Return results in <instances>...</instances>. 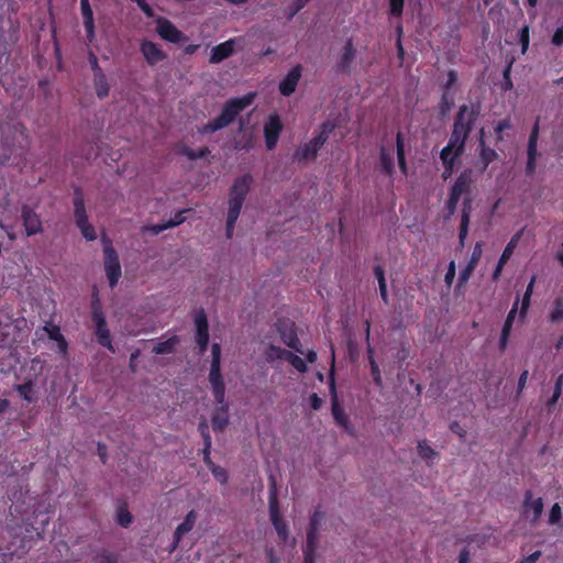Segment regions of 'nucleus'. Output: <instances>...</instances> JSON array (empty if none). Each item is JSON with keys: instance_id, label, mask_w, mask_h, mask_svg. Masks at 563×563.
Instances as JSON below:
<instances>
[{"instance_id": "nucleus-47", "label": "nucleus", "mask_w": 563, "mask_h": 563, "mask_svg": "<svg viewBox=\"0 0 563 563\" xmlns=\"http://www.w3.org/2000/svg\"><path fill=\"white\" fill-rule=\"evenodd\" d=\"M133 517L125 507H120L117 511V521L123 527L128 528L132 523Z\"/></svg>"}, {"instance_id": "nucleus-5", "label": "nucleus", "mask_w": 563, "mask_h": 563, "mask_svg": "<svg viewBox=\"0 0 563 563\" xmlns=\"http://www.w3.org/2000/svg\"><path fill=\"white\" fill-rule=\"evenodd\" d=\"M91 319L96 325L95 335L97 342L101 346L114 353L110 330L107 325L106 317L98 298L93 299L91 302Z\"/></svg>"}, {"instance_id": "nucleus-1", "label": "nucleus", "mask_w": 563, "mask_h": 563, "mask_svg": "<svg viewBox=\"0 0 563 563\" xmlns=\"http://www.w3.org/2000/svg\"><path fill=\"white\" fill-rule=\"evenodd\" d=\"M253 98L254 95L249 93L228 99L222 107L221 113L213 120L198 126L197 132L201 135H208L229 126L252 103Z\"/></svg>"}, {"instance_id": "nucleus-51", "label": "nucleus", "mask_w": 563, "mask_h": 563, "mask_svg": "<svg viewBox=\"0 0 563 563\" xmlns=\"http://www.w3.org/2000/svg\"><path fill=\"white\" fill-rule=\"evenodd\" d=\"M77 227L80 230L82 236L87 241H95L97 239L96 230H95L93 225H91L89 223V221L85 222V224H80V225H77Z\"/></svg>"}, {"instance_id": "nucleus-38", "label": "nucleus", "mask_w": 563, "mask_h": 563, "mask_svg": "<svg viewBox=\"0 0 563 563\" xmlns=\"http://www.w3.org/2000/svg\"><path fill=\"white\" fill-rule=\"evenodd\" d=\"M417 449L419 456L427 461L428 464L432 463V460L438 455V453L428 444L426 440L420 441Z\"/></svg>"}, {"instance_id": "nucleus-53", "label": "nucleus", "mask_w": 563, "mask_h": 563, "mask_svg": "<svg viewBox=\"0 0 563 563\" xmlns=\"http://www.w3.org/2000/svg\"><path fill=\"white\" fill-rule=\"evenodd\" d=\"M198 431L202 438L203 444H212L209 426L206 420H201L198 424Z\"/></svg>"}, {"instance_id": "nucleus-21", "label": "nucleus", "mask_w": 563, "mask_h": 563, "mask_svg": "<svg viewBox=\"0 0 563 563\" xmlns=\"http://www.w3.org/2000/svg\"><path fill=\"white\" fill-rule=\"evenodd\" d=\"M518 305H519V296H517L515 303L512 305V308L508 312L506 320L504 322L500 338H499V349L501 351H505L508 344V340L511 333L512 324L516 319V314L518 311Z\"/></svg>"}, {"instance_id": "nucleus-64", "label": "nucleus", "mask_w": 563, "mask_h": 563, "mask_svg": "<svg viewBox=\"0 0 563 563\" xmlns=\"http://www.w3.org/2000/svg\"><path fill=\"white\" fill-rule=\"evenodd\" d=\"M541 554H542L541 551H534L533 553L523 558L518 563H536L540 559Z\"/></svg>"}, {"instance_id": "nucleus-7", "label": "nucleus", "mask_w": 563, "mask_h": 563, "mask_svg": "<svg viewBox=\"0 0 563 563\" xmlns=\"http://www.w3.org/2000/svg\"><path fill=\"white\" fill-rule=\"evenodd\" d=\"M479 104L472 106L471 109H468L466 106H460V136H462V141H460V155L464 148V141L468 137V134L472 131L473 125L479 115Z\"/></svg>"}, {"instance_id": "nucleus-31", "label": "nucleus", "mask_w": 563, "mask_h": 563, "mask_svg": "<svg viewBox=\"0 0 563 563\" xmlns=\"http://www.w3.org/2000/svg\"><path fill=\"white\" fill-rule=\"evenodd\" d=\"M188 210L184 209V210H180V211H177L174 217L166 223H163V224H156V225H152L150 228V230L154 233V234H158L161 232H163L164 230L166 229H169V228H174V227H177L179 224H181L183 222H185L186 220V217H185V213L187 212Z\"/></svg>"}, {"instance_id": "nucleus-59", "label": "nucleus", "mask_w": 563, "mask_h": 563, "mask_svg": "<svg viewBox=\"0 0 563 563\" xmlns=\"http://www.w3.org/2000/svg\"><path fill=\"white\" fill-rule=\"evenodd\" d=\"M132 2L136 3L137 7L142 10V12L147 16V18H153L154 16V10L153 8L145 1V0H131Z\"/></svg>"}, {"instance_id": "nucleus-15", "label": "nucleus", "mask_w": 563, "mask_h": 563, "mask_svg": "<svg viewBox=\"0 0 563 563\" xmlns=\"http://www.w3.org/2000/svg\"><path fill=\"white\" fill-rule=\"evenodd\" d=\"M156 26L157 34L165 41L170 43H179L183 38V33L166 18H158Z\"/></svg>"}, {"instance_id": "nucleus-6", "label": "nucleus", "mask_w": 563, "mask_h": 563, "mask_svg": "<svg viewBox=\"0 0 563 563\" xmlns=\"http://www.w3.org/2000/svg\"><path fill=\"white\" fill-rule=\"evenodd\" d=\"M440 157L445 167L442 177L443 179H448L453 173L454 162L457 158V115L452 124L449 144L442 148Z\"/></svg>"}, {"instance_id": "nucleus-2", "label": "nucleus", "mask_w": 563, "mask_h": 563, "mask_svg": "<svg viewBox=\"0 0 563 563\" xmlns=\"http://www.w3.org/2000/svg\"><path fill=\"white\" fill-rule=\"evenodd\" d=\"M334 129L335 124L332 121H324L309 142L301 144L295 150L294 159L298 163L314 161L320 148L327 143Z\"/></svg>"}, {"instance_id": "nucleus-27", "label": "nucleus", "mask_w": 563, "mask_h": 563, "mask_svg": "<svg viewBox=\"0 0 563 563\" xmlns=\"http://www.w3.org/2000/svg\"><path fill=\"white\" fill-rule=\"evenodd\" d=\"M74 217L76 225L85 224V222H88L85 199L80 188H76L74 192Z\"/></svg>"}, {"instance_id": "nucleus-17", "label": "nucleus", "mask_w": 563, "mask_h": 563, "mask_svg": "<svg viewBox=\"0 0 563 563\" xmlns=\"http://www.w3.org/2000/svg\"><path fill=\"white\" fill-rule=\"evenodd\" d=\"M539 119L533 124V128L531 130V133L529 135L528 140V162L526 166V174L527 175H533L536 172V158L538 155L537 152V144L539 139Z\"/></svg>"}, {"instance_id": "nucleus-52", "label": "nucleus", "mask_w": 563, "mask_h": 563, "mask_svg": "<svg viewBox=\"0 0 563 563\" xmlns=\"http://www.w3.org/2000/svg\"><path fill=\"white\" fill-rule=\"evenodd\" d=\"M529 25H523L519 31V42L521 45V52L525 54L528 51L529 47Z\"/></svg>"}, {"instance_id": "nucleus-18", "label": "nucleus", "mask_w": 563, "mask_h": 563, "mask_svg": "<svg viewBox=\"0 0 563 563\" xmlns=\"http://www.w3.org/2000/svg\"><path fill=\"white\" fill-rule=\"evenodd\" d=\"M196 520H197L196 511L195 510H190L186 515L184 521L180 525L177 526V528H176V530L174 532L173 543H172L170 549H169L170 553L174 552L178 548L183 537L194 529Z\"/></svg>"}, {"instance_id": "nucleus-46", "label": "nucleus", "mask_w": 563, "mask_h": 563, "mask_svg": "<svg viewBox=\"0 0 563 563\" xmlns=\"http://www.w3.org/2000/svg\"><path fill=\"white\" fill-rule=\"evenodd\" d=\"M563 319V299L558 298L554 300L553 309L550 313V321L558 323Z\"/></svg>"}, {"instance_id": "nucleus-3", "label": "nucleus", "mask_w": 563, "mask_h": 563, "mask_svg": "<svg viewBox=\"0 0 563 563\" xmlns=\"http://www.w3.org/2000/svg\"><path fill=\"white\" fill-rule=\"evenodd\" d=\"M268 508L271 521L277 532L278 539L280 540V542L286 543L289 538V530L286 521L284 520L279 511L277 484L273 475L269 476Z\"/></svg>"}, {"instance_id": "nucleus-45", "label": "nucleus", "mask_w": 563, "mask_h": 563, "mask_svg": "<svg viewBox=\"0 0 563 563\" xmlns=\"http://www.w3.org/2000/svg\"><path fill=\"white\" fill-rule=\"evenodd\" d=\"M285 353H288V350L271 344L266 351V360L268 362H274L275 360L285 361Z\"/></svg>"}, {"instance_id": "nucleus-33", "label": "nucleus", "mask_w": 563, "mask_h": 563, "mask_svg": "<svg viewBox=\"0 0 563 563\" xmlns=\"http://www.w3.org/2000/svg\"><path fill=\"white\" fill-rule=\"evenodd\" d=\"M14 389L23 400L27 402H34L36 400L34 383L31 379L24 382L23 384L15 385Z\"/></svg>"}, {"instance_id": "nucleus-63", "label": "nucleus", "mask_w": 563, "mask_h": 563, "mask_svg": "<svg viewBox=\"0 0 563 563\" xmlns=\"http://www.w3.org/2000/svg\"><path fill=\"white\" fill-rule=\"evenodd\" d=\"M322 399L318 396V394L313 393L310 395L309 397V404H310V407L313 409V410H319L322 406Z\"/></svg>"}, {"instance_id": "nucleus-56", "label": "nucleus", "mask_w": 563, "mask_h": 563, "mask_svg": "<svg viewBox=\"0 0 563 563\" xmlns=\"http://www.w3.org/2000/svg\"><path fill=\"white\" fill-rule=\"evenodd\" d=\"M405 0H389V12L393 16H400L404 11Z\"/></svg>"}, {"instance_id": "nucleus-4", "label": "nucleus", "mask_w": 563, "mask_h": 563, "mask_svg": "<svg viewBox=\"0 0 563 563\" xmlns=\"http://www.w3.org/2000/svg\"><path fill=\"white\" fill-rule=\"evenodd\" d=\"M102 243H103V266L106 276L109 282V286L111 288H114L122 274L120 260L118 256L117 251L114 250L112 242L106 238L102 236Z\"/></svg>"}, {"instance_id": "nucleus-29", "label": "nucleus", "mask_w": 563, "mask_h": 563, "mask_svg": "<svg viewBox=\"0 0 563 563\" xmlns=\"http://www.w3.org/2000/svg\"><path fill=\"white\" fill-rule=\"evenodd\" d=\"M324 512L321 510V507L318 506L313 514L311 515L309 527L307 530V540L316 541L319 540V529L321 527V522L323 520Z\"/></svg>"}, {"instance_id": "nucleus-40", "label": "nucleus", "mask_w": 563, "mask_h": 563, "mask_svg": "<svg viewBox=\"0 0 563 563\" xmlns=\"http://www.w3.org/2000/svg\"><path fill=\"white\" fill-rule=\"evenodd\" d=\"M44 329L47 332L48 338L51 340L58 342L62 351L65 352L67 350V342H66L65 338L63 336V334L60 333V329L57 325H49V327H45Z\"/></svg>"}, {"instance_id": "nucleus-9", "label": "nucleus", "mask_w": 563, "mask_h": 563, "mask_svg": "<svg viewBox=\"0 0 563 563\" xmlns=\"http://www.w3.org/2000/svg\"><path fill=\"white\" fill-rule=\"evenodd\" d=\"M276 330L280 335L282 341L294 351L305 354L301 349L300 340L297 335L296 324L290 320H282L279 319L276 322Z\"/></svg>"}, {"instance_id": "nucleus-48", "label": "nucleus", "mask_w": 563, "mask_h": 563, "mask_svg": "<svg viewBox=\"0 0 563 563\" xmlns=\"http://www.w3.org/2000/svg\"><path fill=\"white\" fill-rule=\"evenodd\" d=\"M242 206L243 205H240L239 202H231V201H229V210H228L227 221L230 224H235V222H236V220H238V218L240 216Z\"/></svg>"}, {"instance_id": "nucleus-36", "label": "nucleus", "mask_w": 563, "mask_h": 563, "mask_svg": "<svg viewBox=\"0 0 563 563\" xmlns=\"http://www.w3.org/2000/svg\"><path fill=\"white\" fill-rule=\"evenodd\" d=\"M177 343L178 339L174 335L165 341L156 343L153 347V352L159 355L173 353Z\"/></svg>"}, {"instance_id": "nucleus-22", "label": "nucleus", "mask_w": 563, "mask_h": 563, "mask_svg": "<svg viewBox=\"0 0 563 563\" xmlns=\"http://www.w3.org/2000/svg\"><path fill=\"white\" fill-rule=\"evenodd\" d=\"M80 9L87 40L89 43H92L95 41L96 33L93 12L90 7L89 0H80Z\"/></svg>"}, {"instance_id": "nucleus-54", "label": "nucleus", "mask_w": 563, "mask_h": 563, "mask_svg": "<svg viewBox=\"0 0 563 563\" xmlns=\"http://www.w3.org/2000/svg\"><path fill=\"white\" fill-rule=\"evenodd\" d=\"M482 252H483L482 251V244L481 243H476L474 249H473L471 260L467 263V265L470 266V269H475L478 261L482 257Z\"/></svg>"}, {"instance_id": "nucleus-30", "label": "nucleus", "mask_w": 563, "mask_h": 563, "mask_svg": "<svg viewBox=\"0 0 563 563\" xmlns=\"http://www.w3.org/2000/svg\"><path fill=\"white\" fill-rule=\"evenodd\" d=\"M379 164H380V172L390 177L395 173V162L394 156L391 153H389L384 146L379 150Z\"/></svg>"}, {"instance_id": "nucleus-8", "label": "nucleus", "mask_w": 563, "mask_h": 563, "mask_svg": "<svg viewBox=\"0 0 563 563\" xmlns=\"http://www.w3.org/2000/svg\"><path fill=\"white\" fill-rule=\"evenodd\" d=\"M334 362H335L334 351L332 350L331 369L329 373L330 390L332 393V416L338 426L344 428L345 430H349V427H350L349 417L344 412V409L342 408V406L339 404V400L336 397L335 382H334Z\"/></svg>"}, {"instance_id": "nucleus-13", "label": "nucleus", "mask_w": 563, "mask_h": 563, "mask_svg": "<svg viewBox=\"0 0 563 563\" xmlns=\"http://www.w3.org/2000/svg\"><path fill=\"white\" fill-rule=\"evenodd\" d=\"M283 124L277 114L271 115L264 125L265 144L268 150H274L277 145Z\"/></svg>"}, {"instance_id": "nucleus-55", "label": "nucleus", "mask_w": 563, "mask_h": 563, "mask_svg": "<svg viewBox=\"0 0 563 563\" xmlns=\"http://www.w3.org/2000/svg\"><path fill=\"white\" fill-rule=\"evenodd\" d=\"M510 128H511V120H510V118H506V119L500 120L496 124V126H495V132H496L497 141H501L503 140L501 133L505 130H509Z\"/></svg>"}, {"instance_id": "nucleus-24", "label": "nucleus", "mask_w": 563, "mask_h": 563, "mask_svg": "<svg viewBox=\"0 0 563 563\" xmlns=\"http://www.w3.org/2000/svg\"><path fill=\"white\" fill-rule=\"evenodd\" d=\"M208 380L217 404L225 400V384L221 373H209Z\"/></svg>"}, {"instance_id": "nucleus-11", "label": "nucleus", "mask_w": 563, "mask_h": 563, "mask_svg": "<svg viewBox=\"0 0 563 563\" xmlns=\"http://www.w3.org/2000/svg\"><path fill=\"white\" fill-rule=\"evenodd\" d=\"M455 80H456L455 70H450L448 74V82H446L445 87L443 88V93H442L441 103H440V114L443 118L451 111V109L455 104V97H454V91H453V86H454Z\"/></svg>"}, {"instance_id": "nucleus-44", "label": "nucleus", "mask_w": 563, "mask_h": 563, "mask_svg": "<svg viewBox=\"0 0 563 563\" xmlns=\"http://www.w3.org/2000/svg\"><path fill=\"white\" fill-rule=\"evenodd\" d=\"M318 542L306 540V545L303 547V563H314L316 562V550Z\"/></svg>"}, {"instance_id": "nucleus-60", "label": "nucleus", "mask_w": 563, "mask_h": 563, "mask_svg": "<svg viewBox=\"0 0 563 563\" xmlns=\"http://www.w3.org/2000/svg\"><path fill=\"white\" fill-rule=\"evenodd\" d=\"M88 59H89L91 69L93 71V76L100 75V73H103L99 66L98 58L92 51L89 52Z\"/></svg>"}, {"instance_id": "nucleus-39", "label": "nucleus", "mask_w": 563, "mask_h": 563, "mask_svg": "<svg viewBox=\"0 0 563 563\" xmlns=\"http://www.w3.org/2000/svg\"><path fill=\"white\" fill-rule=\"evenodd\" d=\"M285 361H287L299 373H306L308 371L306 362L291 351L285 353Z\"/></svg>"}, {"instance_id": "nucleus-25", "label": "nucleus", "mask_w": 563, "mask_h": 563, "mask_svg": "<svg viewBox=\"0 0 563 563\" xmlns=\"http://www.w3.org/2000/svg\"><path fill=\"white\" fill-rule=\"evenodd\" d=\"M219 407L214 410L211 417L212 429L216 432L222 431L229 424V405L225 400L222 404H217Z\"/></svg>"}, {"instance_id": "nucleus-35", "label": "nucleus", "mask_w": 563, "mask_h": 563, "mask_svg": "<svg viewBox=\"0 0 563 563\" xmlns=\"http://www.w3.org/2000/svg\"><path fill=\"white\" fill-rule=\"evenodd\" d=\"M367 353H368V362H369V366H371V375L373 377V380L375 383L376 386L378 387H382L383 386V378H382V375H380V369H379V366L378 364L376 363L375 358H374V351L372 349V346L368 344L367 345Z\"/></svg>"}, {"instance_id": "nucleus-58", "label": "nucleus", "mask_w": 563, "mask_h": 563, "mask_svg": "<svg viewBox=\"0 0 563 563\" xmlns=\"http://www.w3.org/2000/svg\"><path fill=\"white\" fill-rule=\"evenodd\" d=\"M562 517V510L559 504H554L550 509L549 522L551 525L556 523Z\"/></svg>"}, {"instance_id": "nucleus-49", "label": "nucleus", "mask_w": 563, "mask_h": 563, "mask_svg": "<svg viewBox=\"0 0 563 563\" xmlns=\"http://www.w3.org/2000/svg\"><path fill=\"white\" fill-rule=\"evenodd\" d=\"M457 206V179L453 181L450 190V197L448 201V209L450 214L455 212V208Z\"/></svg>"}, {"instance_id": "nucleus-43", "label": "nucleus", "mask_w": 563, "mask_h": 563, "mask_svg": "<svg viewBox=\"0 0 563 563\" xmlns=\"http://www.w3.org/2000/svg\"><path fill=\"white\" fill-rule=\"evenodd\" d=\"M95 563H118L119 558L115 553H112L108 550H101L96 553L93 556Z\"/></svg>"}, {"instance_id": "nucleus-42", "label": "nucleus", "mask_w": 563, "mask_h": 563, "mask_svg": "<svg viewBox=\"0 0 563 563\" xmlns=\"http://www.w3.org/2000/svg\"><path fill=\"white\" fill-rule=\"evenodd\" d=\"M563 389V374L559 375V377L555 379L554 389L551 398L548 400L547 405L549 409L554 407L556 402L559 401L561 394Z\"/></svg>"}, {"instance_id": "nucleus-20", "label": "nucleus", "mask_w": 563, "mask_h": 563, "mask_svg": "<svg viewBox=\"0 0 563 563\" xmlns=\"http://www.w3.org/2000/svg\"><path fill=\"white\" fill-rule=\"evenodd\" d=\"M356 56V49L354 47L353 40L350 37L345 41L342 49V54L339 63L336 64V70L339 73L346 74L350 71L351 65Z\"/></svg>"}, {"instance_id": "nucleus-37", "label": "nucleus", "mask_w": 563, "mask_h": 563, "mask_svg": "<svg viewBox=\"0 0 563 563\" xmlns=\"http://www.w3.org/2000/svg\"><path fill=\"white\" fill-rule=\"evenodd\" d=\"M522 235V231L517 232L515 235L511 236L510 241L507 243L506 247L504 249L499 260L501 262H508L511 255L514 254L515 249L517 247L520 239Z\"/></svg>"}, {"instance_id": "nucleus-57", "label": "nucleus", "mask_w": 563, "mask_h": 563, "mask_svg": "<svg viewBox=\"0 0 563 563\" xmlns=\"http://www.w3.org/2000/svg\"><path fill=\"white\" fill-rule=\"evenodd\" d=\"M211 446H212V444L206 443V444H203V448H202V460L208 468L216 465V463L211 460Z\"/></svg>"}, {"instance_id": "nucleus-50", "label": "nucleus", "mask_w": 563, "mask_h": 563, "mask_svg": "<svg viewBox=\"0 0 563 563\" xmlns=\"http://www.w3.org/2000/svg\"><path fill=\"white\" fill-rule=\"evenodd\" d=\"M209 471L211 472L216 481H218L220 484H227L229 476L225 468L216 464L211 466Z\"/></svg>"}, {"instance_id": "nucleus-32", "label": "nucleus", "mask_w": 563, "mask_h": 563, "mask_svg": "<svg viewBox=\"0 0 563 563\" xmlns=\"http://www.w3.org/2000/svg\"><path fill=\"white\" fill-rule=\"evenodd\" d=\"M396 154L399 169L405 176H407L408 166L406 162L405 142L401 132H398L396 135Z\"/></svg>"}, {"instance_id": "nucleus-14", "label": "nucleus", "mask_w": 563, "mask_h": 563, "mask_svg": "<svg viewBox=\"0 0 563 563\" xmlns=\"http://www.w3.org/2000/svg\"><path fill=\"white\" fill-rule=\"evenodd\" d=\"M251 181L252 176L250 174L239 176L231 187L229 201L243 205L250 190Z\"/></svg>"}, {"instance_id": "nucleus-23", "label": "nucleus", "mask_w": 563, "mask_h": 563, "mask_svg": "<svg viewBox=\"0 0 563 563\" xmlns=\"http://www.w3.org/2000/svg\"><path fill=\"white\" fill-rule=\"evenodd\" d=\"M234 44L235 40L230 38L212 47L210 52V63L218 64L230 57L234 52Z\"/></svg>"}, {"instance_id": "nucleus-19", "label": "nucleus", "mask_w": 563, "mask_h": 563, "mask_svg": "<svg viewBox=\"0 0 563 563\" xmlns=\"http://www.w3.org/2000/svg\"><path fill=\"white\" fill-rule=\"evenodd\" d=\"M300 78L301 66L296 65L288 71L285 78L279 82V92L285 97H289L291 93L295 92Z\"/></svg>"}, {"instance_id": "nucleus-12", "label": "nucleus", "mask_w": 563, "mask_h": 563, "mask_svg": "<svg viewBox=\"0 0 563 563\" xmlns=\"http://www.w3.org/2000/svg\"><path fill=\"white\" fill-rule=\"evenodd\" d=\"M532 511L531 522L537 523L543 512V499L541 497L533 498L531 490H526L522 503V514L525 517H529Z\"/></svg>"}, {"instance_id": "nucleus-26", "label": "nucleus", "mask_w": 563, "mask_h": 563, "mask_svg": "<svg viewBox=\"0 0 563 563\" xmlns=\"http://www.w3.org/2000/svg\"><path fill=\"white\" fill-rule=\"evenodd\" d=\"M196 333L195 340H209V323L205 309L200 308L194 318Z\"/></svg>"}, {"instance_id": "nucleus-61", "label": "nucleus", "mask_w": 563, "mask_h": 563, "mask_svg": "<svg viewBox=\"0 0 563 563\" xmlns=\"http://www.w3.org/2000/svg\"><path fill=\"white\" fill-rule=\"evenodd\" d=\"M455 277V262L451 261L448 267V272L444 277V282L448 286H451Z\"/></svg>"}, {"instance_id": "nucleus-62", "label": "nucleus", "mask_w": 563, "mask_h": 563, "mask_svg": "<svg viewBox=\"0 0 563 563\" xmlns=\"http://www.w3.org/2000/svg\"><path fill=\"white\" fill-rule=\"evenodd\" d=\"M551 42L555 46L563 45V24L555 30L554 34L552 35Z\"/></svg>"}, {"instance_id": "nucleus-41", "label": "nucleus", "mask_w": 563, "mask_h": 563, "mask_svg": "<svg viewBox=\"0 0 563 563\" xmlns=\"http://www.w3.org/2000/svg\"><path fill=\"white\" fill-rule=\"evenodd\" d=\"M180 154L185 155L188 159L196 161V159L205 158L208 154H210V150L208 147L192 150L188 146H184L180 150Z\"/></svg>"}, {"instance_id": "nucleus-34", "label": "nucleus", "mask_w": 563, "mask_h": 563, "mask_svg": "<svg viewBox=\"0 0 563 563\" xmlns=\"http://www.w3.org/2000/svg\"><path fill=\"white\" fill-rule=\"evenodd\" d=\"M93 85L96 95L99 99H103L109 95L110 87L104 73L93 76Z\"/></svg>"}, {"instance_id": "nucleus-16", "label": "nucleus", "mask_w": 563, "mask_h": 563, "mask_svg": "<svg viewBox=\"0 0 563 563\" xmlns=\"http://www.w3.org/2000/svg\"><path fill=\"white\" fill-rule=\"evenodd\" d=\"M140 51L146 63L151 66H154L166 58V54L161 46L148 40L141 42Z\"/></svg>"}, {"instance_id": "nucleus-28", "label": "nucleus", "mask_w": 563, "mask_h": 563, "mask_svg": "<svg viewBox=\"0 0 563 563\" xmlns=\"http://www.w3.org/2000/svg\"><path fill=\"white\" fill-rule=\"evenodd\" d=\"M484 134H485V131H484V128H482L479 130L478 150H479L481 163L483 164V167H482L483 170H485L488 167V165L497 158L496 151L494 148L486 146Z\"/></svg>"}, {"instance_id": "nucleus-10", "label": "nucleus", "mask_w": 563, "mask_h": 563, "mask_svg": "<svg viewBox=\"0 0 563 563\" xmlns=\"http://www.w3.org/2000/svg\"><path fill=\"white\" fill-rule=\"evenodd\" d=\"M21 220L27 236L43 232L41 217L29 205H23L21 207Z\"/></svg>"}]
</instances>
